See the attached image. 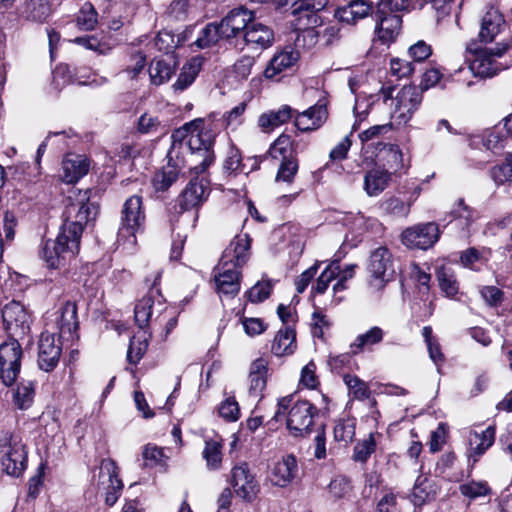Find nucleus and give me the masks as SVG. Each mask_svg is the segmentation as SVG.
I'll return each instance as SVG.
<instances>
[{"label":"nucleus","mask_w":512,"mask_h":512,"mask_svg":"<svg viewBox=\"0 0 512 512\" xmlns=\"http://www.w3.org/2000/svg\"><path fill=\"white\" fill-rule=\"evenodd\" d=\"M92 213L96 208L89 203V191H78L74 199L69 196L57 238L45 241L41 249L50 268L64 266L79 253L82 232Z\"/></svg>","instance_id":"nucleus-1"},{"label":"nucleus","mask_w":512,"mask_h":512,"mask_svg":"<svg viewBox=\"0 0 512 512\" xmlns=\"http://www.w3.org/2000/svg\"><path fill=\"white\" fill-rule=\"evenodd\" d=\"M224 127L226 125L223 119L216 113L185 123L172 134L170 158L172 159L177 148L181 149L182 142L186 139V145L190 151L187 160L189 170L195 174L204 172L214 161L213 145L216 136Z\"/></svg>","instance_id":"nucleus-2"},{"label":"nucleus","mask_w":512,"mask_h":512,"mask_svg":"<svg viewBox=\"0 0 512 512\" xmlns=\"http://www.w3.org/2000/svg\"><path fill=\"white\" fill-rule=\"evenodd\" d=\"M251 238L248 234L236 235L225 248L214 268L215 291L222 297L233 298L240 291L241 269L250 256Z\"/></svg>","instance_id":"nucleus-3"},{"label":"nucleus","mask_w":512,"mask_h":512,"mask_svg":"<svg viewBox=\"0 0 512 512\" xmlns=\"http://www.w3.org/2000/svg\"><path fill=\"white\" fill-rule=\"evenodd\" d=\"M319 409L307 400H295L293 395L281 398L278 401V409L274 419L281 415L286 416V425L290 433L295 437H303L311 432L314 417Z\"/></svg>","instance_id":"nucleus-4"},{"label":"nucleus","mask_w":512,"mask_h":512,"mask_svg":"<svg viewBox=\"0 0 512 512\" xmlns=\"http://www.w3.org/2000/svg\"><path fill=\"white\" fill-rule=\"evenodd\" d=\"M394 88L383 86L380 94L384 102L391 101V118L399 125L407 124L422 102V92L415 85L403 86L393 97Z\"/></svg>","instance_id":"nucleus-5"},{"label":"nucleus","mask_w":512,"mask_h":512,"mask_svg":"<svg viewBox=\"0 0 512 512\" xmlns=\"http://www.w3.org/2000/svg\"><path fill=\"white\" fill-rule=\"evenodd\" d=\"M0 449L2 471L9 476L20 477L28 464V449L22 436L17 433H1Z\"/></svg>","instance_id":"nucleus-6"},{"label":"nucleus","mask_w":512,"mask_h":512,"mask_svg":"<svg viewBox=\"0 0 512 512\" xmlns=\"http://www.w3.org/2000/svg\"><path fill=\"white\" fill-rule=\"evenodd\" d=\"M509 49V45L502 44L495 50L487 48L467 47L466 61L469 63L470 71L482 78L493 77L498 72L507 69L509 63L501 62L503 54Z\"/></svg>","instance_id":"nucleus-7"},{"label":"nucleus","mask_w":512,"mask_h":512,"mask_svg":"<svg viewBox=\"0 0 512 512\" xmlns=\"http://www.w3.org/2000/svg\"><path fill=\"white\" fill-rule=\"evenodd\" d=\"M145 223V213L142 198L138 195L129 197L123 206L121 224L117 241L129 249L136 245V234L142 230Z\"/></svg>","instance_id":"nucleus-8"},{"label":"nucleus","mask_w":512,"mask_h":512,"mask_svg":"<svg viewBox=\"0 0 512 512\" xmlns=\"http://www.w3.org/2000/svg\"><path fill=\"white\" fill-rule=\"evenodd\" d=\"M316 39L317 36L313 30H304L298 34L295 40V47L287 46L277 52L264 70V76L268 79H273L281 72L291 68L300 58V53L296 48L301 45V42L308 40L310 44H315Z\"/></svg>","instance_id":"nucleus-9"},{"label":"nucleus","mask_w":512,"mask_h":512,"mask_svg":"<svg viewBox=\"0 0 512 512\" xmlns=\"http://www.w3.org/2000/svg\"><path fill=\"white\" fill-rule=\"evenodd\" d=\"M368 283L375 290H381L393 275L392 254L386 247L373 250L367 263Z\"/></svg>","instance_id":"nucleus-10"},{"label":"nucleus","mask_w":512,"mask_h":512,"mask_svg":"<svg viewBox=\"0 0 512 512\" xmlns=\"http://www.w3.org/2000/svg\"><path fill=\"white\" fill-rule=\"evenodd\" d=\"M22 347L16 339L0 345V380L5 386L15 383L21 368Z\"/></svg>","instance_id":"nucleus-11"},{"label":"nucleus","mask_w":512,"mask_h":512,"mask_svg":"<svg viewBox=\"0 0 512 512\" xmlns=\"http://www.w3.org/2000/svg\"><path fill=\"white\" fill-rule=\"evenodd\" d=\"M2 318L6 329L15 337H24L30 332L32 315L18 301H11L2 308Z\"/></svg>","instance_id":"nucleus-12"},{"label":"nucleus","mask_w":512,"mask_h":512,"mask_svg":"<svg viewBox=\"0 0 512 512\" xmlns=\"http://www.w3.org/2000/svg\"><path fill=\"white\" fill-rule=\"evenodd\" d=\"M396 12L394 5H387V7L383 8L381 0L379 1L375 12V30L383 44L393 42L400 33L402 19Z\"/></svg>","instance_id":"nucleus-13"},{"label":"nucleus","mask_w":512,"mask_h":512,"mask_svg":"<svg viewBox=\"0 0 512 512\" xmlns=\"http://www.w3.org/2000/svg\"><path fill=\"white\" fill-rule=\"evenodd\" d=\"M231 486L237 497L252 502L260 491V486L247 463L235 465L231 470Z\"/></svg>","instance_id":"nucleus-14"},{"label":"nucleus","mask_w":512,"mask_h":512,"mask_svg":"<svg viewBox=\"0 0 512 512\" xmlns=\"http://www.w3.org/2000/svg\"><path fill=\"white\" fill-rule=\"evenodd\" d=\"M99 487L105 492V503L113 506L118 500L123 484L118 477V467L111 459H103L99 468Z\"/></svg>","instance_id":"nucleus-15"},{"label":"nucleus","mask_w":512,"mask_h":512,"mask_svg":"<svg viewBox=\"0 0 512 512\" xmlns=\"http://www.w3.org/2000/svg\"><path fill=\"white\" fill-rule=\"evenodd\" d=\"M439 238V228L436 223L419 224L406 229L402 233V242L409 248L428 249Z\"/></svg>","instance_id":"nucleus-16"},{"label":"nucleus","mask_w":512,"mask_h":512,"mask_svg":"<svg viewBox=\"0 0 512 512\" xmlns=\"http://www.w3.org/2000/svg\"><path fill=\"white\" fill-rule=\"evenodd\" d=\"M299 467L294 455L283 456L275 462L268 471L267 480L271 485L285 488L290 485L297 477Z\"/></svg>","instance_id":"nucleus-17"},{"label":"nucleus","mask_w":512,"mask_h":512,"mask_svg":"<svg viewBox=\"0 0 512 512\" xmlns=\"http://www.w3.org/2000/svg\"><path fill=\"white\" fill-rule=\"evenodd\" d=\"M254 19V12L243 6L232 9L219 23L223 38L230 39L240 33L244 34Z\"/></svg>","instance_id":"nucleus-18"},{"label":"nucleus","mask_w":512,"mask_h":512,"mask_svg":"<svg viewBox=\"0 0 512 512\" xmlns=\"http://www.w3.org/2000/svg\"><path fill=\"white\" fill-rule=\"evenodd\" d=\"M62 347L59 339L49 332H43L38 346V365L45 372L56 368L61 357Z\"/></svg>","instance_id":"nucleus-19"},{"label":"nucleus","mask_w":512,"mask_h":512,"mask_svg":"<svg viewBox=\"0 0 512 512\" xmlns=\"http://www.w3.org/2000/svg\"><path fill=\"white\" fill-rule=\"evenodd\" d=\"M55 323L59 331V338L66 341H74L78 337L79 324L76 303L72 301L62 303L55 313Z\"/></svg>","instance_id":"nucleus-20"},{"label":"nucleus","mask_w":512,"mask_h":512,"mask_svg":"<svg viewBox=\"0 0 512 512\" xmlns=\"http://www.w3.org/2000/svg\"><path fill=\"white\" fill-rule=\"evenodd\" d=\"M328 119L326 102L319 100L295 116V126L302 132H310L319 129Z\"/></svg>","instance_id":"nucleus-21"},{"label":"nucleus","mask_w":512,"mask_h":512,"mask_svg":"<svg viewBox=\"0 0 512 512\" xmlns=\"http://www.w3.org/2000/svg\"><path fill=\"white\" fill-rule=\"evenodd\" d=\"M243 39L250 49L262 51L273 45L275 35L270 26L256 22L254 19L247 27V30L243 35Z\"/></svg>","instance_id":"nucleus-22"},{"label":"nucleus","mask_w":512,"mask_h":512,"mask_svg":"<svg viewBox=\"0 0 512 512\" xmlns=\"http://www.w3.org/2000/svg\"><path fill=\"white\" fill-rule=\"evenodd\" d=\"M372 11V3L366 0H351L347 4L338 7L334 16L342 23L356 24L369 16Z\"/></svg>","instance_id":"nucleus-23"},{"label":"nucleus","mask_w":512,"mask_h":512,"mask_svg":"<svg viewBox=\"0 0 512 512\" xmlns=\"http://www.w3.org/2000/svg\"><path fill=\"white\" fill-rule=\"evenodd\" d=\"M268 379V361L264 358L255 359L249 369L248 393L249 396L261 399Z\"/></svg>","instance_id":"nucleus-24"},{"label":"nucleus","mask_w":512,"mask_h":512,"mask_svg":"<svg viewBox=\"0 0 512 512\" xmlns=\"http://www.w3.org/2000/svg\"><path fill=\"white\" fill-rule=\"evenodd\" d=\"M89 171L87 159L81 155L69 154L62 161L61 179L66 183H76Z\"/></svg>","instance_id":"nucleus-25"},{"label":"nucleus","mask_w":512,"mask_h":512,"mask_svg":"<svg viewBox=\"0 0 512 512\" xmlns=\"http://www.w3.org/2000/svg\"><path fill=\"white\" fill-rule=\"evenodd\" d=\"M502 14L494 9H489L482 18L479 38L482 42H492L504 26Z\"/></svg>","instance_id":"nucleus-26"},{"label":"nucleus","mask_w":512,"mask_h":512,"mask_svg":"<svg viewBox=\"0 0 512 512\" xmlns=\"http://www.w3.org/2000/svg\"><path fill=\"white\" fill-rule=\"evenodd\" d=\"M174 56L168 55L164 59H154L149 66L150 80L154 85H161L170 80L176 71Z\"/></svg>","instance_id":"nucleus-27"},{"label":"nucleus","mask_w":512,"mask_h":512,"mask_svg":"<svg viewBox=\"0 0 512 512\" xmlns=\"http://www.w3.org/2000/svg\"><path fill=\"white\" fill-rule=\"evenodd\" d=\"M495 441V428L493 426L487 427L481 433L474 432L470 435L469 444L470 452L469 459L476 463L488 448H490Z\"/></svg>","instance_id":"nucleus-28"},{"label":"nucleus","mask_w":512,"mask_h":512,"mask_svg":"<svg viewBox=\"0 0 512 512\" xmlns=\"http://www.w3.org/2000/svg\"><path fill=\"white\" fill-rule=\"evenodd\" d=\"M293 113L294 110L290 106L283 105L277 111L272 110L261 114L258 118V125L263 132H271L288 122L292 118Z\"/></svg>","instance_id":"nucleus-29"},{"label":"nucleus","mask_w":512,"mask_h":512,"mask_svg":"<svg viewBox=\"0 0 512 512\" xmlns=\"http://www.w3.org/2000/svg\"><path fill=\"white\" fill-rule=\"evenodd\" d=\"M296 350V332L293 328L286 326L280 329L274 337L271 352L275 356L291 355Z\"/></svg>","instance_id":"nucleus-30"},{"label":"nucleus","mask_w":512,"mask_h":512,"mask_svg":"<svg viewBox=\"0 0 512 512\" xmlns=\"http://www.w3.org/2000/svg\"><path fill=\"white\" fill-rule=\"evenodd\" d=\"M206 187L202 181L191 180L180 195L179 205L183 210L197 207L205 199Z\"/></svg>","instance_id":"nucleus-31"},{"label":"nucleus","mask_w":512,"mask_h":512,"mask_svg":"<svg viewBox=\"0 0 512 512\" xmlns=\"http://www.w3.org/2000/svg\"><path fill=\"white\" fill-rule=\"evenodd\" d=\"M178 148L176 149V152L173 154L172 159L170 158V151L168 152V158L169 162L166 167H164L162 170L155 173L153 179H152V185L155 190V192H164L168 190V188L176 182L179 175V169L177 168V163L174 165L171 164V161L174 159V157H177L178 154Z\"/></svg>","instance_id":"nucleus-32"},{"label":"nucleus","mask_w":512,"mask_h":512,"mask_svg":"<svg viewBox=\"0 0 512 512\" xmlns=\"http://www.w3.org/2000/svg\"><path fill=\"white\" fill-rule=\"evenodd\" d=\"M35 397V383L30 380L21 381L13 390V404L20 410L29 409Z\"/></svg>","instance_id":"nucleus-33"},{"label":"nucleus","mask_w":512,"mask_h":512,"mask_svg":"<svg viewBox=\"0 0 512 512\" xmlns=\"http://www.w3.org/2000/svg\"><path fill=\"white\" fill-rule=\"evenodd\" d=\"M384 331L378 326H373L366 332L359 334L351 343L350 348L353 354H358L364 349L371 348L383 341Z\"/></svg>","instance_id":"nucleus-34"},{"label":"nucleus","mask_w":512,"mask_h":512,"mask_svg":"<svg viewBox=\"0 0 512 512\" xmlns=\"http://www.w3.org/2000/svg\"><path fill=\"white\" fill-rule=\"evenodd\" d=\"M390 174L381 169H372L364 177V189L369 196H377L388 184Z\"/></svg>","instance_id":"nucleus-35"},{"label":"nucleus","mask_w":512,"mask_h":512,"mask_svg":"<svg viewBox=\"0 0 512 512\" xmlns=\"http://www.w3.org/2000/svg\"><path fill=\"white\" fill-rule=\"evenodd\" d=\"M459 492L470 503L481 498H489L492 490L484 480H468L459 485Z\"/></svg>","instance_id":"nucleus-36"},{"label":"nucleus","mask_w":512,"mask_h":512,"mask_svg":"<svg viewBox=\"0 0 512 512\" xmlns=\"http://www.w3.org/2000/svg\"><path fill=\"white\" fill-rule=\"evenodd\" d=\"M327 3L328 0H302L296 4L293 9V14L299 21L306 19L307 21L304 25H309L311 23V18L315 19L316 17L315 13L324 9Z\"/></svg>","instance_id":"nucleus-37"},{"label":"nucleus","mask_w":512,"mask_h":512,"mask_svg":"<svg viewBox=\"0 0 512 512\" xmlns=\"http://www.w3.org/2000/svg\"><path fill=\"white\" fill-rule=\"evenodd\" d=\"M201 63L198 59L193 58L189 62L183 65L178 79L173 84L172 88L175 91L182 92L188 88L196 79L200 71Z\"/></svg>","instance_id":"nucleus-38"},{"label":"nucleus","mask_w":512,"mask_h":512,"mask_svg":"<svg viewBox=\"0 0 512 512\" xmlns=\"http://www.w3.org/2000/svg\"><path fill=\"white\" fill-rule=\"evenodd\" d=\"M27 20L34 22L45 21L50 14L48 0H29L22 12Z\"/></svg>","instance_id":"nucleus-39"},{"label":"nucleus","mask_w":512,"mask_h":512,"mask_svg":"<svg viewBox=\"0 0 512 512\" xmlns=\"http://www.w3.org/2000/svg\"><path fill=\"white\" fill-rule=\"evenodd\" d=\"M293 152L292 139L286 134L280 135L270 146L268 154L276 160H291Z\"/></svg>","instance_id":"nucleus-40"},{"label":"nucleus","mask_w":512,"mask_h":512,"mask_svg":"<svg viewBox=\"0 0 512 512\" xmlns=\"http://www.w3.org/2000/svg\"><path fill=\"white\" fill-rule=\"evenodd\" d=\"M148 347V337L146 332L142 331L134 335L130 340L127 351V360L131 364L138 363L145 354Z\"/></svg>","instance_id":"nucleus-41"},{"label":"nucleus","mask_w":512,"mask_h":512,"mask_svg":"<svg viewBox=\"0 0 512 512\" xmlns=\"http://www.w3.org/2000/svg\"><path fill=\"white\" fill-rule=\"evenodd\" d=\"M220 38H223L220 24L209 23L200 31L195 45L200 49L208 48L216 44Z\"/></svg>","instance_id":"nucleus-42"},{"label":"nucleus","mask_w":512,"mask_h":512,"mask_svg":"<svg viewBox=\"0 0 512 512\" xmlns=\"http://www.w3.org/2000/svg\"><path fill=\"white\" fill-rule=\"evenodd\" d=\"M222 445L216 440L205 441L203 458L209 470H218L222 463Z\"/></svg>","instance_id":"nucleus-43"},{"label":"nucleus","mask_w":512,"mask_h":512,"mask_svg":"<svg viewBox=\"0 0 512 512\" xmlns=\"http://www.w3.org/2000/svg\"><path fill=\"white\" fill-rule=\"evenodd\" d=\"M382 148L379 150L377 157L386 161L387 165L394 170H398L402 167L403 155L397 145L380 143Z\"/></svg>","instance_id":"nucleus-44"},{"label":"nucleus","mask_w":512,"mask_h":512,"mask_svg":"<svg viewBox=\"0 0 512 512\" xmlns=\"http://www.w3.org/2000/svg\"><path fill=\"white\" fill-rule=\"evenodd\" d=\"M154 299L152 295L143 296L136 304L134 309L135 321L139 328H144L152 315Z\"/></svg>","instance_id":"nucleus-45"},{"label":"nucleus","mask_w":512,"mask_h":512,"mask_svg":"<svg viewBox=\"0 0 512 512\" xmlns=\"http://www.w3.org/2000/svg\"><path fill=\"white\" fill-rule=\"evenodd\" d=\"M355 436V420L352 418L340 419L334 427V439L343 442L344 445L350 443Z\"/></svg>","instance_id":"nucleus-46"},{"label":"nucleus","mask_w":512,"mask_h":512,"mask_svg":"<svg viewBox=\"0 0 512 512\" xmlns=\"http://www.w3.org/2000/svg\"><path fill=\"white\" fill-rule=\"evenodd\" d=\"M411 496L415 506H422L434 496L431 483L426 478H418L413 487Z\"/></svg>","instance_id":"nucleus-47"},{"label":"nucleus","mask_w":512,"mask_h":512,"mask_svg":"<svg viewBox=\"0 0 512 512\" xmlns=\"http://www.w3.org/2000/svg\"><path fill=\"white\" fill-rule=\"evenodd\" d=\"M339 272L340 266L338 261L329 264L317 278L313 290L318 294H323L329 287V284L338 277Z\"/></svg>","instance_id":"nucleus-48"},{"label":"nucleus","mask_w":512,"mask_h":512,"mask_svg":"<svg viewBox=\"0 0 512 512\" xmlns=\"http://www.w3.org/2000/svg\"><path fill=\"white\" fill-rule=\"evenodd\" d=\"M437 278L440 289L447 297H453L458 293L459 286L455 274L446 268H441L437 272Z\"/></svg>","instance_id":"nucleus-49"},{"label":"nucleus","mask_w":512,"mask_h":512,"mask_svg":"<svg viewBox=\"0 0 512 512\" xmlns=\"http://www.w3.org/2000/svg\"><path fill=\"white\" fill-rule=\"evenodd\" d=\"M344 382L356 399L365 400L370 397V389L367 383L361 380L359 377L353 375H345Z\"/></svg>","instance_id":"nucleus-50"},{"label":"nucleus","mask_w":512,"mask_h":512,"mask_svg":"<svg viewBox=\"0 0 512 512\" xmlns=\"http://www.w3.org/2000/svg\"><path fill=\"white\" fill-rule=\"evenodd\" d=\"M376 441L374 434H370L368 438L358 442L354 447L353 459L358 462H366L372 453L375 452Z\"/></svg>","instance_id":"nucleus-51"},{"label":"nucleus","mask_w":512,"mask_h":512,"mask_svg":"<svg viewBox=\"0 0 512 512\" xmlns=\"http://www.w3.org/2000/svg\"><path fill=\"white\" fill-rule=\"evenodd\" d=\"M272 288L273 284L270 280L257 282L247 291L248 300L252 303H260L270 296Z\"/></svg>","instance_id":"nucleus-52"},{"label":"nucleus","mask_w":512,"mask_h":512,"mask_svg":"<svg viewBox=\"0 0 512 512\" xmlns=\"http://www.w3.org/2000/svg\"><path fill=\"white\" fill-rule=\"evenodd\" d=\"M490 254V249L479 251L476 248H469L462 252L460 260L465 267L473 268L476 262H487Z\"/></svg>","instance_id":"nucleus-53"},{"label":"nucleus","mask_w":512,"mask_h":512,"mask_svg":"<svg viewBox=\"0 0 512 512\" xmlns=\"http://www.w3.org/2000/svg\"><path fill=\"white\" fill-rule=\"evenodd\" d=\"M137 128L139 132L146 134H155L164 129L158 117L149 113H144L139 118Z\"/></svg>","instance_id":"nucleus-54"},{"label":"nucleus","mask_w":512,"mask_h":512,"mask_svg":"<svg viewBox=\"0 0 512 512\" xmlns=\"http://www.w3.org/2000/svg\"><path fill=\"white\" fill-rule=\"evenodd\" d=\"M454 219L464 221V225L468 227L477 217L476 212L465 204L463 199H458L454 208L451 210Z\"/></svg>","instance_id":"nucleus-55"},{"label":"nucleus","mask_w":512,"mask_h":512,"mask_svg":"<svg viewBox=\"0 0 512 512\" xmlns=\"http://www.w3.org/2000/svg\"><path fill=\"white\" fill-rule=\"evenodd\" d=\"M512 157L508 154L505 162L501 165L495 166L492 169L493 180L497 184H504L506 182H512Z\"/></svg>","instance_id":"nucleus-56"},{"label":"nucleus","mask_w":512,"mask_h":512,"mask_svg":"<svg viewBox=\"0 0 512 512\" xmlns=\"http://www.w3.org/2000/svg\"><path fill=\"white\" fill-rule=\"evenodd\" d=\"M254 64L255 58L253 56L244 55L241 58H239L233 66V72L235 74V77L239 81L246 80L251 74V70Z\"/></svg>","instance_id":"nucleus-57"},{"label":"nucleus","mask_w":512,"mask_h":512,"mask_svg":"<svg viewBox=\"0 0 512 512\" xmlns=\"http://www.w3.org/2000/svg\"><path fill=\"white\" fill-rule=\"evenodd\" d=\"M381 208L384 212L393 216L405 217L409 213V205L395 197L385 200L381 204Z\"/></svg>","instance_id":"nucleus-58"},{"label":"nucleus","mask_w":512,"mask_h":512,"mask_svg":"<svg viewBox=\"0 0 512 512\" xmlns=\"http://www.w3.org/2000/svg\"><path fill=\"white\" fill-rule=\"evenodd\" d=\"M414 70L413 63L406 59L393 58L390 61V71L397 78L409 77Z\"/></svg>","instance_id":"nucleus-59"},{"label":"nucleus","mask_w":512,"mask_h":512,"mask_svg":"<svg viewBox=\"0 0 512 512\" xmlns=\"http://www.w3.org/2000/svg\"><path fill=\"white\" fill-rule=\"evenodd\" d=\"M298 171V163L295 159L282 161L276 175V181L290 183Z\"/></svg>","instance_id":"nucleus-60"},{"label":"nucleus","mask_w":512,"mask_h":512,"mask_svg":"<svg viewBox=\"0 0 512 512\" xmlns=\"http://www.w3.org/2000/svg\"><path fill=\"white\" fill-rule=\"evenodd\" d=\"M78 25L85 30H91L97 23V13L91 4H85L77 18Z\"/></svg>","instance_id":"nucleus-61"},{"label":"nucleus","mask_w":512,"mask_h":512,"mask_svg":"<svg viewBox=\"0 0 512 512\" xmlns=\"http://www.w3.org/2000/svg\"><path fill=\"white\" fill-rule=\"evenodd\" d=\"M432 54L431 46L425 41L420 40L411 45L408 49V56L414 62H423Z\"/></svg>","instance_id":"nucleus-62"},{"label":"nucleus","mask_w":512,"mask_h":512,"mask_svg":"<svg viewBox=\"0 0 512 512\" xmlns=\"http://www.w3.org/2000/svg\"><path fill=\"white\" fill-rule=\"evenodd\" d=\"M330 320L326 315H324L320 311H315L312 314V335L314 337L322 338L324 336L325 330L330 328Z\"/></svg>","instance_id":"nucleus-63"},{"label":"nucleus","mask_w":512,"mask_h":512,"mask_svg":"<svg viewBox=\"0 0 512 512\" xmlns=\"http://www.w3.org/2000/svg\"><path fill=\"white\" fill-rule=\"evenodd\" d=\"M350 490V482L344 477H337L329 484V492L335 499L346 497Z\"/></svg>","instance_id":"nucleus-64"}]
</instances>
